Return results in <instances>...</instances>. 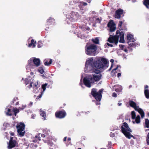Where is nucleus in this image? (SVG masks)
<instances>
[{
  "label": "nucleus",
  "instance_id": "nucleus-1",
  "mask_svg": "<svg viewBox=\"0 0 149 149\" xmlns=\"http://www.w3.org/2000/svg\"><path fill=\"white\" fill-rule=\"evenodd\" d=\"M93 58H88L86 63L85 71L86 72H94L95 74H93V77L90 76L88 78L85 77L83 79L84 83L87 87H90L92 83L95 81H99L101 78L100 74H98L100 72L98 69H105L108 67V61L105 58L98 57L93 62Z\"/></svg>",
  "mask_w": 149,
  "mask_h": 149
},
{
  "label": "nucleus",
  "instance_id": "nucleus-2",
  "mask_svg": "<svg viewBox=\"0 0 149 149\" xmlns=\"http://www.w3.org/2000/svg\"><path fill=\"white\" fill-rule=\"evenodd\" d=\"M124 33L122 31H117L116 32V35L114 36L110 35L108 39V41L110 43H114L117 45L119 38H120L119 42H120L124 43L125 42L124 39Z\"/></svg>",
  "mask_w": 149,
  "mask_h": 149
},
{
  "label": "nucleus",
  "instance_id": "nucleus-3",
  "mask_svg": "<svg viewBox=\"0 0 149 149\" xmlns=\"http://www.w3.org/2000/svg\"><path fill=\"white\" fill-rule=\"evenodd\" d=\"M97 47L94 44L87 45L85 47V52L88 55L94 56L96 55Z\"/></svg>",
  "mask_w": 149,
  "mask_h": 149
},
{
  "label": "nucleus",
  "instance_id": "nucleus-4",
  "mask_svg": "<svg viewBox=\"0 0 149 149\" xmlns=\"http://www.w3.org/2000/svg\"><path fill=\"white\" fill-rule=\"evenodd\" d=\"M121 130L122 132L125 136L130 139L133 136L130 134V132H131V130L129 128L128 124L125 123H123L122 126Z\"/></svg>",
  "mask_w": 149,
  "mask_h": 149
},
{
  "label": "nucleus",
  "instance_id": "nucleus-5",
  "mask_svg": "<svg viewBox=\"0 0 149 149\" xmlns=\"http://www.w3.org/2000/svg\"><path fill=\"white\" fill-rule=\"evenodd\" d=\"M32 78L30 77H28L25 79L24 81V83L27 85L29 84H30L28 87L29 88L32 87L33 85V92L35 93H37V85L36 84H33V82H31Z\"/></svg>",
  "mask_w": 149,
  "mask_h": 149
},
{
  "label": "nucleus",
  "instance_id": "nucleus-6",
  "mask_svg": "<svg viewBox=\"0 0 149 149\" xmlns=\"http://www.w3.org/2000/svg\"><path fill=\"white\" fill-rule=\"evenodd\" d=\"M129 104L135 110L137 111L139 113L142 118L144 117V113L143 110L139 108V106L137 105L135 102L132 101H130L129 102Z\"/></svg>",
  "mask_w": 149,
  "mask_h": 149
},
{
  "label": "nucleus",
  "instance_id": "nucleus-7",
  "mask_svg": "<svg viewBox=\"0 0 149 149\" xmlns=\"http://www.w3.org/2000/svg\"><path fill=\"white\" fill-rule=\"evenodd\" d=\"M25 126L24 124L22 122L17 124L16 126L17 130V132L20 136H23L24 135L25 132L24 130Z\"/></svg>",
  "mask_w": 149,
  "mask_h": 149
},
{
  "label": "nucleus",
  "instance_id": "nucleus-8",
  "mask_svg": "<svg viewBox=\"0 0 149 149\" xmlns=\"http://www.w3.org/2000/svg\"><path fill=\"white\" fill-rule=\"evenodd\" d=\"M33 68L34 67H37V58H31L28 61V65L26 67Z\"/></svg>",
  "mask_w": 149,
  "mask_h": 149
},
{
  "label": "nucleus",
  "instance_id": "nucleus-9",
  "mask_svg": "<svg viewBox=\"0 0 149 149\" xmlns=\"http://www.w3.org/2000/svg\"><path fill=\"white\" fill-rule=\"evenodd\" d=\"M103 90L100 89L99 90V93L97 92L96 90L95 89H93L92 90L91 93L92 95L95 97V99L97 101H100L102 95L101 93L102 92Z\"/></svg>",
  "mask_w": 149,
  "mask_h": 149
},
{
  "label": "nucleus",
  "instance_id": "nucleus-10",
  "mask_svg": "<svg viewBox=\"0 0 149 149\" xmlns=\"http://www.w3.org/2000/svg\"><path fill=\"white\" fill-rule=\"evenodd\" d=\"M13 137L10 138L8 146L9 149H11L16 146V141L15 140H13Z\"/></svg>",
  "mask_w": 149,
  "mask_h": 149
},
{
  "label": "nucleus",
  "instance_id": "nucleus-11",
  "mask_svg": "<svg viewBox=\"0 0 149 149\" xmlns=\"http://www.w3.org/2000/svg\"><path fill=\"white\" fill-rule=\"evenodd\" d=\"M108 26L109 28L110 31H113L116 29L115 25L113 21L112 20H111L108 23Z\"/></svg>",
  "mask_w": 149,
  "mask_h": 149
},
{
  "label": "nucleus",
  "instance_id": "nucleus-12",
  "mask_svg": "<svg viewBox=\"0 0 149 149\" xmlns=\"http://www.w3.org/2000/svg\"><path fill=\"white\" fill-rule=\"evenodd\" d=\"M55 115L56 117L59 118H63L66 115V113L64 111H61L56 113Z\"/></svg>",
  "mask_w": 149,
  "mask_h": 149
},
{
  "label": "nucleus",
  "instance_id": "nucleus-13",
  "mask_svg": "<svg viewBox=\"0 0 149 149\" xmlns=\"http://www.w3.org/2000/svg\"><path fill=\"white\" fill-rule=\"evenodd\" d=\"M28 47H31L32 48H34L36 47V42L34 40L32 39L30 41V39L28 40Z\"/></svg>",
  "mask_w": 149,
  "mask_h": 149
},
{
  "label": "nucleus",
  "instance_id": "nucleus-14",
  "mask_svg": "<svg viewBox=\"0 0 149 149\" xmlns=\"http://www.w3.org/2000/svg\"><path fill=\"white\" fill-rule=\"evenodd\" d=\"M71 17L72 18V20H75L79 18L80 16L77 13H72L71 16Z\"/></svg>",
  "mask_w": 149,
  "mask_h": 149
},
{
  "label": "nucleus",
  "instance_id": "nucleus-15",
  "mask_svg": "<svg viewBox=\"0 0 149 149\" xmlns=\"http://www.w3.org/2000/svg\"><path fill=\"white\" fill-rule=\"evenodd\" d=\"M123 11L122 10H118L116 12L115 17L116 18L119 19L120 17V15L123 13Z\"/></svg>",
  "mask_w": 149,
  "mask_h": 149
},
{
  "label": "nucleus",
  "instance_id": "nucleus-16",
  "mask_svg": "<svg viewBox=\"0 0 149 149\" xmlns=\"http://www.w3.org/2000/svg\"><path fill=\"white\" fill-rule=\"evenodd\" d=\"M148 88V86L146 85L145 86V90L144 91V93L146 97L147 98H149V91L147 89Z\"/></svg>",
  "mask_w": 149,
  "mask_h": 149
},
{
  "label": "nucleus",
  "instance_id": "nucleus-17",
  "mask_svg": "<svg viewBox=\"0 0 149 149\" xmlns=\"http://www.w3.org/2000/svg\"><path fill=\"white\" fill-rule=\"evenodd\" d=\"M127 38L128 40L130 42H134V39L132 35L128 34L127 36Z\"/></svg>",
  "mask_w": 149,
  "mask_h": 149
},
{
  "label": "nucleus",
  "instance_id": "nucleus-18",
  "mask_svg": "<svg viewBox=\"0 0 149 149\" xmlns=\"http://www.w3.org/2000/svg\"><path fill=\"white\" fill-rule=\"evenodd\" d=\"M40 116L43 117L44 119L45 120L46 116V114L45 112L40 109Z\"/></svg>",
  "mask_w": 149,
  "mask_h": 149
},
{
  "label": "nucleus",
  "instance_id": "nucleus-19",
  "mask_svg": "<svg viewBox=\"0 0 149 149\" xmlns=\"http://www.w3.org/2000/svg\"><path fill=\"white\" fill-rule=\"evenodd\" d=\"M115 91L117 92H121L122 90V88L121 86L116 85L115 86Z\"/></svg>",
  "mask_w": 149,
  "mask_h": 149
},
{
  "label": "nucleus",
  "instance_id": "nucleus-20",
  "mask_svg": "<svg viewBox=\"0 0 149 149\" xmlns=\"http://www.w3.org/2000/svg\"><path fill=\"white\" fill-rule=\"evenodd\" d=\"M47 84H45L42 85V89L43 90V91L42 92H41V94L39 96V98H41L42 96V95L43 94V92L45 91L46 89V86H47Z\"/></svg>",
  "mask_w": 149,
  "mask_h": 149
},
{
  "label": "nucleus",
  "instance_id": "nucleus-21",
  "mask_svg": "<svg viewBox=\"0 0 149 149\" xmlns=\"http://www.w3.org/2000/svg\"><path fill=\"white\" fill-rule=\"evenodd\" d=\"M119 67L120 68V66L119 65H118L117 67L113 69L112 71L111 72V74L113 76H114L116 73V70L118 69Z\"/></svg>",
  "mask_w": 149,
  "mask_h": 149
},
{
  "label": "nucleus",
  "instance_id": "nucleus-22",
  "mask_svg": "<svg viewBox=\"0 0 149 149\" xmlns=\"http://www.w3.org/2000/svg\"><path fill=\"white\" fill-rule=\"evenodd\" d=\"M45 61L44 63V65L46 66H49L52 63V60L51 59H49V62L47 60H45Z\"/></svg>",
  "mask_w": 149,
  "mask_h": 149
},
{
  "label": "nucleus",
  "instance_id": "nucleus-23",
  "mask_svg": "<svg viewBox=\"0 0 149 149\" xmlns=\"http://www.w3.org/2000/svg\"><path fill=\"white\" fill-rule=\"evenodd\" d=\"M143 4L147 8H149V0H145Z\"/></svg>",
  "mask_w": 149,
  "mask_h": 149
},
{
  "label": "nucleus",
  "instance_id": "nucleus-24",
  "mask_svg": "<svg viewBox=\"0 0 149 149\" xmlns=\"http://www.w3.org/2000/svg\"><path fill=\"white\" fill-rule=\"evenodd\" d=\"M145 127L149 128V120L148 119H145Z\"/></svg>",
  "mask_w": 149,
  "mask_h": 149
},
{
  "label": "nucleus",
  "instance_id": "nucleus-25",
  "mask_svg": "<svg viewBox=\"0 0 149 149\" xmlns=\"http://www.w3.org/2000/svg\"><path fill=\"white\" fill-rule=\"evenodd\" d=\"M135 122L137 124H139L140 122V116L138 115L135 118Z\"/></svg>",
  "mask_w": 149,
  "mask_h": 149
},
{
  "label": "nucleus",
  "instance_id": "nucleus-26",
  "mask_svg": "<svg viewBox=\"0 0 149 149\" xmlns=\"http://www.w3.org/2000/svg\"><path fill=\"white\" fill-rule=\"evenodd\" d=\"M44 66H42L41 67H39V69L38 70V71L39 72H40L41 74H43L44 72V70H43Z\"/></svg>",
  "mask_w": 149,
  "mask_h": 149
},
{
  "label": "nucleus",
  "instance_id": "nucleus-27",
  "mask_svg": "<svg viewBox=\"0 0 149 149\" xmlns=\"http://www.w3.org/2000/svg\"><path fill=\"white\" fill-rule=\"evenodd\" d=\"M120 47L122 50H124V51L125 52H127V50L126 48V47L123 45H119Z\"/></svg>",
  "mask_w": 149,
  "mask_h": 149
},
{
  "label": "nucleus",
  "instance_id": "nucleus-28",
  "mask_svg": "<svg viewBox=\"0 0 149 149\" xmlns=\"http://www.w3.org/2000/svg\"><path fill=\"white\" fill-rule=\"evenodd\" d=\"M92 40L94 43L96 44H98L99 43V40L97 38H96L95 39H93Z\"/></svg>",
  "mask_w": 149,
  "mask_h": 149
},
{
  "label": "nucleus",
  "instance_id": "nucleus-29",
  "mask_svg": "<svg viewBox=\"0 0 149 149\" xmlns=\"http://www.w3.org/2000/svg\"><path fill=\"white\" fill-rule=\"evenodd\" d=\"M7 111H8L6 113L7 115L9 116H11L12 115L11 109L8 108V109Z\"/></svg>",
  "mask_w": 149,
  "mask_h": 149
},
{
  "label": "nucleus",
  "instance_id": "nucleus-30",
  "mask_svg": "<svg viewBox=\"0 0 149 149\" xmlns=\"http://www.w3.org/2000/svg\"><path fill=\"white\" fill-rule=\"evenodd\" d=\"M132 117V119H135L136 118V114L135 112L134 111H133L131 113Z\"/></svg>",
  "mask_w": 149,
  "mask_h": 149
},
{
  "label": "nucleus",
  "instance_id": "nucleus-31",
  "mask_svg": "<svg viewBox=\"0 0 149 149\" xmlns=\"http://www.w3.org/2000/svg\"><path fill=\"white\" fill-rule=\"evenodd\" d=\"M147 143L149 145V133L148 134L146 138Z\"/></svg>",
  "mask_w": 149,
  "mask_h": 149
},
{
  "label": "nucleus",
  "instance_id": "nucleus-32",
  "mask_svg": "<svg viewBox=\"0 0 149 149\" xmlns=\"http://www.w3.org/2000/svg\"><path fill=\"white\" fill-rule=\"evenodd\" d=\"M42 46V43L40 41H39L38 44V47H41Z\"/></svg>",
  "mask_w": 149,
  "mask_h": 149
},
{
  "label": "nucleus",
  "instance_id": "nucleus-33",
  "mask_svg": "<svg viewBox=\"0 0 149 149\" xmlns=\"http://www.w3.org/2000/svg\"><path fill=\"white\" fill-rule=\"evenodd\" d=\"M17 100H18V98L17 97H15L13 98V100L12 101V102L11 103L12 105H13V104L14 102L15 101H16Z\"/></svg>",
  "mask_w": 149,
  "mask_h": 149
},
{
  "label": "nucleus",
  "instance_id": "nucleus-34",
  "mask_svg": "<svg viewBox=\"0 0 149 149\" xmlns=\"http://www.w3.org/2000/svg\"><path fill=\"white\" fill-rule=\"evenodd\" d=\"M13 111L14 112V113H18L19 112L18 109H13Z\"/></svg>",
  "mask_w": 149,
  "mask_h": 149
},
{
  "label": "nucleus",
  "instance_id": "nucleus-35",
  "mask_svg": "<svg viewBox=\"0 0 149 149\" xmlns=\"http://www.w3.org/2000/svg\"><path fill=\"white\" fill-rule=\"evenodd\" d=\"M49 132L48 130H47V129H45L43 130V133H46V134H48V132Z\"/></svg>",
  "mask_w": 149,
  "mask_h": 149
},
{
  "label": "nucleus",
  "instance_id": "nucleus-36",
  "mask_svg": "<svg viewBox=\"0 0 149 149\" xmlns=\"http://www.w3.org/2000/svg\"><path fill=\"white\" fill-rule=\"evenodd\" d=\"M81 6H85L87 5V3H84V2H81V4H80Z\"/></svg>",
  "mask_w": 149,
  "mask_h": 149
},
{
  "label": "nucleus",
  "instance_id": "nucleus-37",
  "mask_svg": "<svg viewBox=\"0 0 149 149\" xmlns=\"http://www.w3.org/2000/svg\"><path fill=\"white\" fill-rule=\"evenodd\" d=\"M123 23L122 21H120L119 22V24H118V26L119 27H121L122 25V24Z\"/></svg>",
  "mask_w": 149,
  "mask_h": 149
},
{
  "label": "nucleus",
  "instance_id": "nucleus-38",
  "mask_svg": "<svg viewBox=\"0 0 149 149\" xmlns=\"http://www.w3.org/2000/svg\"><path fill=\"white\" fill-rule=\"evenodd\" d=\"M36 115H34L33 114H32L31 116V118L33 119H34L36 117Z\"/></svg>",
  "mask_w": 149,
  "mask_h": 149
},
{
  "label": "nucleus",
  "instance_id": "nucleus-39",
  "mask_svg": "<svg viewBox=\"0 0 149 149\" xmlns=\"http://www.w3.org/2000/svg\"><path fill=\"white\" fill-rule=\"evenodd\" d=\"M31 146H32V147H33V146H34L35 148H36L37 147L36 145V144L35 145L34 143L31 144Z\"/></svg>",
  "mask_w": 149,
  "mask_h": 149
},
{
  "label": "nucleus",
  "instance_id": "nucleus-40",
  "mask_svg": "<svg viewBox=\"0 0 149 149\" xmlns=\"http://www.w3.org/2000/svg\"><path fill=\"white\" fill-rule=\"evenodd\" d=\"M112 96L113 97H116L117 94L116 93H113Z\"/></svg>",
  "mask_w": 149,
  "mask_h": 149
},
{
  "label": "nucleus",
  "instance_id": "nucleus-41",
  "mask_svg": "<svg viewBox=\"0 0 149 149\" xmlns=\"http://www.w3.org/2000/svg\"><path fill=\"white\" fill-rule=\"evenodd\" d=\"M41 64L40 60L38 58V66Z\"/></svg>",
  "mask_w": 149,
  "mask_h": 149
},
{
  "label": "nucleus",
  "instance_id": "nucleus-42",
  "mask_svg": "<svg viewBox=\"0 0 149 149\" xmlns=\"http://www.w3.org/2000/svg\"><path fill=\"white\" fill-rule=\"evenodd\" d=\"M50 20H53L54 19H52V18H50L48 20V21L49 22H50Z\"/></svg>",
  "mask_w": 149,
  "mask_h": 149
},
{
  "label": "nucleus",
  "instance_id": "nucleus-43",
  "mask_svg": "<svg viewBox=\"0 0 149 149\" xmlns=\"http://www.w3.org/2000/svg\"><path fill=\"white\" fill-rule=\"evenodd\" d=\"M10 133V135L11 136H14V133L13 132H11Z\"/></svg>",
  "mask_w": 149,
  "mask_h": 149
},
{
  "label": "nucleus",
  "instance_id": "nucleus-44",
  "mask_svg": "<svg viewBox=\"0 0 149 149\" xmlns=\"http://www.w3.org/2000/svg\"><path fill=\"white\" fill-rule=\"evenodd\" d=\"M107 44L108 45V46H111V47H112V46H112V45H111V44H109V43H107Z\"/></svg>",
  "mask_w": 149,
  "mask_h": 149
},
{
  "label": "nucleus",
  "instance_id": "nucleus-45",
  "mask_svg": "<svg viewBox=\"0 0 149 149\" xmlns=\"http://www.w3.org/2000/svg\"><path fill=\"white\" fill-rule=\"evenodd\" d=\"M117 76L118 77H120L121 76V73H118Z\"/></svg>",
  "mask_w": 149,
  "mask_h": 149
},
{
  "label": "nucleus",
  "instance_id": "nucleus-46",
  "mask_svg": "<svg viewBox=\"0 0 149 149\" xmlns=\"http://www.w3.org/2000/svg\"><path fill=\"white\" fill-rule=\"evenodd\" d=\"M41 136L43 137H44L45 136V135L44 134H42Z\"/></svg>",
  "mask_w": 149,
  "mask_h": 149
},
{
  "label": "nucleus",
  "instance_id": "nucleus-47",
  "mask_svg": "<svg viewBox=\"0 0 149 149\" xmlns=\"http://www.w3.org/2000/svg\"><path fill=\"white\" fill-rule=\"evenodd\" d=\"M110 62L112 63H113V61H114V60L113 59H111V60H110Z\"/></svg>",
  "mask_w": 149,
  "mask_h": 149
},
{
  "label": "nucleus",
  "instance_id": "nucleus-48",
  "mask_svg": "<svg viewBox=\"0 0 149 149\" xmlns=\"http://www.w3.org/2000/svg\"><path fill=\"white\" fill-rule=\"evenodd\" d=\"M25 107V106H22V108H21V109H23Z\"/></svg>",
  "mask_w": 149,
  "mask_h": 149
},
{
  "label": "nucleus",
  "instance_id": "nucleus-49",
  "mask_svg": "<svg viewBox=\"0 0 149 149\" xmlns=\"http://www.w3.org/2000/svg\"><path fill=\"white\" fill-rule=\"evenodd\" d=\"M66 137H65L64 138V139H63V141H65L66 140Z\"/></svg>",
  "mask_w": 149,
  "mask_h": 149
},
{
  "label": "nucleus",
  "instance_id": "nucleus-50",
  "mask_svg": "<svg viewBox=\"0 0 149 149\" xmlns=\"http://www.w3.org/2000/svg\"><path fill=\"white\" fill-rule=\"evenodd\" d=\"M18 104H19V102H17L16 103L15 105H18Z\"/></svg>",
  "mask_w": 149,
  "mask_h": 149
},
{
  "label": "nucleus",
  "instance_id": "nucleus-51",
  "mask_svg": "<svg viewBox=\"0 0 149 149\" xmlns=\"http://www.w3.org/2000/svg\"><path fill=\"white\" fill-rule=\"evenodd\" d=\"M118 106H120L121 105V103H120L119 102L118 103Z\"/></svg>",
  "mask_w": 149,
  "mask_h": 149
},
{
  "label": "nucleus",
  "instance_id": "nucleus-52",
  "mask_svg": "<svg viewBox=\"0 0 149 149\" xmlns=\"http://www.w3.org/2000/svg\"><path fill=\"white\" fill-rule=\"evenodd\" d=\"M91 0H87V1L88 2L90 3L91 2Z\"/></svg>",
  "mask_w": 149,
  "mask_h": 149
},
{
  "label": "nucleus",
  "instance_id": "nucleus-53",
  "mask_svg": "<svg viewBox=\"0 0 149 149\" xmlns=\"http://www.w3.org/2000/svg\"><path fill=\"white\" fill-rule=\"evenodd\" d=\"M42 76L43 78H45V75L44 74L42 75Z\"/></svg>",
  "mask_w": 149,
  "mask_h": 149
},
{
  "label": "nucleus",
  "instance_id": "nucleus-54",
  "mask_svg": "<svg viewBox=\"0 0 149 149\" xmlns=\"http://www.w3.org/2000/svg\"><path fill=\"white\" fill-rule=\"evenodd\" d=\"M97 20L98 21H99V22H100V19H99V18H97Z\"/></svg>",
  "mask_w": 149,
  "mask_h": 149
},
{
  "label": "nucleus",
  "instance_id": "nucleus-55",
  "mask_svg": "<svg viewBox=\"0 0 149 149\" xmlns=\"http://www.w3.org/2000/svg\"><path fill=\"white\" fill-rule=\"evenodd\" d=\"M68 140L69 141H70V140H71V139H70V138H68Z\"/></svg>",
  "mask_w": 149,
  "mask_h": 149
},
{
  "label": "nucleus",
  "instance_id": "nucleus-56",
  "mask_svg": "<svg viewBox=\"0 0 149 149\" xmlns=\"http://www.w3.org/2000/svg\"><path fill=\"white\" fill-rule=\"evenodd\" d=\"M77 1H75V2H77L78 1V0H77Z\"/></svg>",
  "mask_w": 149,
  "mask_h": 149
},
{
  "label": "nucleus",
  "instance_id": "nucleus-57",
  "mask_svg": "<svg viewBox=\"0 0 149 149\" xmlns=\"http://www.w3.org/2000/svg\"><path fill=\"white\" fill-rule=\"evenodd\" d=\"M16 114L17 113H14V114L15 116H16Z\"/></svg>",
  "mask_w": 149,
  "mask_h": 149
},
{
  "label": "nucleus",
  "instance_id": "nucleus-58",
  "mask_svg": "<svg viewBox=\"0 0 149 149\" xmlns=\"http://www.w3.org/2000/svg\"><path fill=\"white\" fill-rule=\"evenodd\" d=\"M96 104H100V103L99 102L98 103H97Z\"/></svg>",
  "mask_w": 149,
  "mask_h": 149
},
{
  "label": "nucleus",
  "instance_id": "nucleus-59",
  "mask_svg": "<svg viewBox=\"0 0 149 149\" xmlns=\"http://www.w3.org/2000/svg\"><path fill=\"white\" fill-rule=\"evenodd\" d=\"M35 137H37V136L36 135L35 136Z\"/></svg>",
  "mask_w": 149,
  "mask_h": 149
},
{
  "label": "nucleus",
  "instance_id": "nucleus-60",
  "mask_svg": "<svg viewBox=\"0 0 149 149\" xmlns=\"http://www.w3.org/2000/svg\"><path fill=\"white\" fill-rule=\"evenodd\" d=\"M148 116H149V113H148Z\"/></svg>",
  "mask_w": 149,
  "mask_h": 149
},
{
  "label": "nucleus",
  "instance_id": "nucleus-61",
  "mask_svg": "<svg viewBox=\"0 0 149 149\" xmlns=\"http://www.w3.org/2000/svg\"><path fill=\"white\" fill-rule=\"evenodd\" d=\"M78 149H81V148H78Z\"/></svg>",
  "mask_w": 149,
  "mask_h": 149
},
{
  "label": "nucleus",
  "instance_id": "nucleus-62",
  "mask_svg": "<svg viewBox=\"0 0 149 149\" xmlns=\"http://www.w3.org/2000/svg\"><path fill=\"white\" fill-rule=\"evenodd\" d=\"M110 136H112V135H111V134H110Z\"/></svg>",
  "mask_w": 149,
  "mask_h": 149
},
{
  "label": "nucleus",
  "instance_id": "nucleus-63",
  "mask_svg": "<svg viewBox=\"0 0 149 149\" xmlns=\"http://www.w3.org/2000/svg\"><path fill=\"white\" fill-rule=\"evenodd\" d=\"M87 29L88 30H89V28H88Z\"/></svg>",
  "mask_w": 149,
  "mask_h": 149
},
{
  "label": "nucleus",
  "instance_id": "nucleus-64",
  "mask_svg": "<svg viewBox=\"0 0 149 149\" xmlns=\"http://www.w3.org/2000/svg\"><path fill=\"white\" fill-rule=\"evenodd\" d=\"M133 123H135L134 121H133Z\"/></svg>",
  "mask_w": 149,
  "mask_h": 149
}]
</instances>
